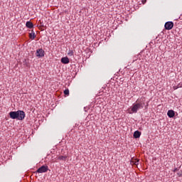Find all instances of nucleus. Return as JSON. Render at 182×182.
Wrapping results in <instances>:
<instances>
[{
  "label": "nucleus",
  "mask_w": 182,
  "mask_h": 182,
  "mask_svg": "<svg viewBox=\"0 0 182 182\" xmlns=\"http://www.w3.org/2000/svg\"><path fill=\"white\" fill-rule=\"evenodd\" d=\"M9 116L11 119H17V120H23L25 119V112L22 110H18L17 112H10Z\"/></svg>",
  "instance_id": "2"
},
{
  "label": "nucleus",
  "mask_w": 182,
  "mask_h": 182,
  "mask_svg": "<svg viewBox=\"0 0 182 182\" xmlns=\"http://www.w3.org/2000/svg\"><path fill=\"white\" fill-rule=\"evenodd\" d=\"M166 23H173V21H167Z\"/></svg>",
  "instance_id": "17"
},
{
  "label": "nucleus",
  "mask_w": 182,
  "mask_h": 182,
  "mask_svg": "<svg viewBox=\"0 0 182 182\" xmlns=\"http://www.w3.org/2000/svg\"><path fill=\"white\" fill-rule=\"evenodd\" d=\"M67 159H68L67 156H58L57 157V160H60V161H66Z\"/></svg>",
  "instance_id": "8"
},
{
  "label": "nucleus",
  "mask_w": 182,
  "mask_h": 182,
  "mask_svg": "<svg viewBox=\"0 0 182 182\" xmlns=\"http://www.w3.org/2000/svg\"><path fill=\"white\" fill-rule=\"evenodd\" d=\"M29 38L30 39H35V38H36V35H35V33H30Z\"/></svg>",
  "instance_id": "12"
},
{
  "label": "nucleus",
  "mask_w": 182,
  "mask_h": 182,
  "mask_svg": "<svg viewBox=\"0 0 182 182\" xmlns=\"http://www.w3.org/2000/svg\"><path fill=\"white\" fill-rule=\"evenodd\" d=\"M177 170H178L177 168L174 169V172L177 171Z\"/></svg>",
  "instance_id": "19"
},
{
  "label": "nucleus",
  "mask_w": 182,
  "mask_h": 182,
  "mask_svg": "<svg viewBox=\"0 0 182 182\" xmlns=\"http://www.w3.org/2000/svg\"><path fill=\"white\" fill-rule=\"evenodd\" d=\"M49 170V168L48 166H42L38 169H37L36 171L33 172L34 174L42 173H46Z\"/></svg>",
  "instance_id": "3"
},
{
  "label": "nucleus",
  "mask_w": 182,
  "mask_h": 182,
  "mask_svg": "<svg viewBox=\"0 0 182 182\" xmlns=\"http://www.w3.org/2000/svg\"><path fill=\"white\" fill-rule=\"evenodd\" d=\"M167 114H168V117H170V118H173V117H174V116H176V113L172 109L168 110L167 112Z\"/></svg>",
  "instance_id": "7"
},
{
  "label": "nucleus",
  "mask_w": 182,
  "mask_h": 182,
  "mask_svg": "<svg viewBox=\"0 0 182 182\" xmlns=\"http://www.w3.org/2000/svg\"><path fill=\"white\" fill-rule=\"evenodd\" d=\"M178 175L179 176V177H181V174H180V173H178Z\"/></svg>",
  "instance_id": "20"
},
{
  "label": "nucleus",
  "mask_w": 182,
  "mask_h": 182,
  "mask_svg": "<svg viewBox=\"0 0 182 182\" xmlns=\"http://www.w3.org/2000/svg\"><path fill=\"white\" fill-rule=\"evenodd\" d=\"M26 23H32V21H26Z\"/></svg>",
  "instance_id": "18"
},
{
  "label": "nucleus",
  "mask_w": 182,
  "mask_h": 182,
  "mask_svg": "<svg viewBox=\"0 0 182 182\" xmlns=\"http://www.w3.org/2000/svg\"><path fill=\"white\" fill-rule=\"evenodd\" d=\"M146 98L144 97H141L139 100H136V103L133 104L132 107H131V111H129L130 114L133 113H137L139 109H143L144 106H146Z\"/></svg>",
  "instance_id": "1"
},
{
  "label": "nucleus",
  "mask_w": 182,
  "mask_h": 182,
  "mask_svg": "<svg viewBox=\"0 0 182 182\" xmlns=\"http://www.w3.org/2000/svg\"><path fill=\"white\" fill-rule=\"evenodd\" d=\"M165 29H166V31H170L171 29H173V26H174V23H165Z\"/></svg>",
  "instance_id": "5"
},
{
  "label": "nucleus",
  "mask_w": 182,
  "mask_h": 182,
  "mask_svg": "<svg viewBox=\"0 0 182 182\" xmlns=\"http://www.w3.org/2000/svg\"><path fill=\"white\" fill-rule=\"evenodd\" d=\"M37 26L40 31H45V29H46V26H43L42 23L37 25Z\"/></svg>",
  "instance_id": "10"
},
{
  "label": "nucleus",
  "mask_w": 182,
  "mask_h": 182,
  "mask_svg": "<svg viewBox=\"0 0 182 182\" xmlns=\"http://www.w3.org/2000/svg\"><path fill=\"white\" fill-rule=\"evenodd\" d=\"M139 159H132L131 161L132 164H134L135 166H138L139 164Z\"/></svg>",
  "instance_id": "11"
},
{
  "label": "nucleus",
  "mask_w": 182,
  "mask_h": 182,
  "mask_svg": "<svg viewBox=\"0 0 182 182\" xmlns=\"http://www.w3.org/2000/svg\"><path fill=\"white\" fill-rule=\"evenodd\" d=\"M68 55V56H73V55H75V53L73 52V50H70Z\"/></svg>",
  "instance_id": "14"
},
{
  "label": "nucleus",
  "mask_w": 182,
  "mask_h": 182,
  "mask_svg": "<svg viewBox=\"0 0 182 182\" xmlns=\"http://www.w3.org/2000/svg\"><path fill=\"white\" fill-rule=\"evenodd\" d=\"M141 136V132L139 131H135L134 133V139H139Z\"/></svg>",
  "instance_id": "9"
},
{
  "label": "nucleus",
  "mask_w": 182,
  "mask_h": 182,
  "mask_svg": "<svg viewBox=\"0 0 182 182\" xmlns=\"http://www.w3.org/2000/svg\"><path fill=\"white\" fill-rule=\"evenodd\" d=\"M26 26H27L29 29H32V28H33V23H26Z\"/></svg>",
  "instance_id": "13"
},
{
  "label": "nucleus",
  "mask_w": 182,
  "mask_h": 182,
  "mask_svg": "<svg viewBox=\"0 0 182 182\" xmlns=\"http://www.w3.org/2000/svg\"><path fill=\"white\" fill-rule=\"evenodd\" d=\"M36 55L38 58H43V56H45V51L42 48L38 49L36 50Z\"/></svg>",
  "instance_id": "4"
},
{
  "label": "nucleus",
  "mask_w": 182,
  "mask_h": 182,
  "mask_svg": "<svg viewBox=\"0 0 182 182\" xmlns=\"http://www.w3.org/2000/svg\"><path fill=\"white\" fill-rule=\"evenodd\" d=\"M142 4H143V5H144V4H146V2H147V1L146 0H142Z\"/></svg>",
  "instance_id": "16"
},
{
  "label": "nucleus",
  "mask_w": 182,
  "mask_h": 182,
  "mask_svg": "<svg viewBox=\"0 0 182 182\" xmlns=\"http://www.w3.org/2000/svg\"><path fill=\"white\" fill-rule=\"evenodd\" d=\"M69 58L68 57H63L61 58V63H63V65H68L69 63Z\"/></svg>",
  "instance_id": "6"
},
{
  "label": "nucleus",
  "mask_w": 182,
  "mask_h": 182,
  "mask_svg": "<svg viewBox=\"0 0 182 182\" xmlns=\"http://www.w3.org/2000/svg\"><path fill=\"white\" fill-rule=\"evenodd\" d=\"M64 95L65 96H69V89H66L65 90H64Z\"/></svg>",
  "instance_id": "15"
}]
</instances>
